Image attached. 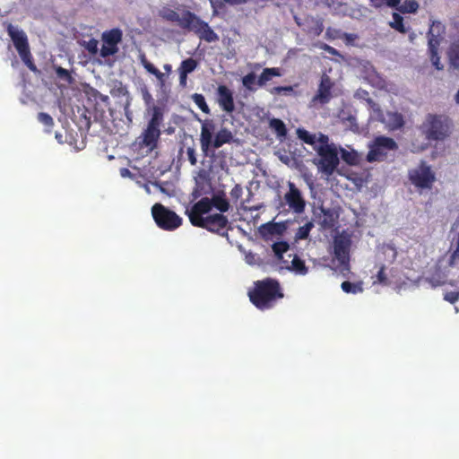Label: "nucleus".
<instances>
[{
  "instance_id": "28",
  "label": "nucleus",
  "mask_w": 459,
  "mask_h": 459,
  "mask_svg": "<svg viewBox=\"0 0 459 459\" xmlns=\"http://www.w3.org/2000/svg\"><path fill=\"white\" fill-rule=\"evenodd\" d=\"M289 271H293L297 274L305 275L307 273V267L302 259L295 255L291 261V265H289Z\"/></svg>"
},
{
  "instance_id": "16",
  "label": "nucleus",
  "mask_w": 459,
  "mask_h": 459,
  "mask_svg": "<svg viewBox=\"0 0 459 459\" xmlns=\"http://www.w3.org/2000/svg\"><path fill=\"white\" fill-rule=\"evenodd\" d=\"M306 207V201L300 191L291 182H289V209L296 213H301Z\"/></svg>"
},
{
  "instance_id": "26",
  "label": "nucleus",
  "mask_w": 459,
  "mask_h": 459,
  "mask_svg": "<svg viewBox=\"0 0 459 459\" xmlns=\"http://www.w3.org/2000/svg\"><path fill=\"white\" fill-rule=\"evenodd\" d=\"M375 143L385 152L387 153V151H394L397 149V143L393 138L385 137V136H379L377 137L375 140Z\"/></svg>"
},
{
  "instance_id": "29",
  "label": "nucleus",
  "mask_w": 459,
  "mask_h": 459,
  "mask_svg": "<svg viewBox=\"0 0 459 459\" xmlns=\"http://www.w3.org/2000/svg\"><path fill=\"white\" fill-rule=\"evenodd\" d=\"M448 56L451 65L455 69H459V40L452 44Z\"/></svg>"
},
{
  "instance_id": "22",
  "label": "nucleus",
  "mask_w": 459,
  "mask_h": 459,
  "mask_svg": "<svg viewBox=\"0 0 459 459\" xmlns=\"http://www.w3.org/2000/svg\"><path fill=\"white\" fill-rule=\"evenodd\" d=\"M211 207L216 208L222 214V212H226L230 209V203L225 197L224 194H217L214 195L210 199Z\"/></svg>"
},
{
  "instance_id": "32",
  "label": "nucleus",
  "mask_w": 459,
  "mask_h": 459,
  "mask_svg": "<svg viewBox=\"0 0 459 459\" xmlns=\"http://www.w3.org/2000/svg\"><path fill=\"white\" fill-rule=\"evenodd\" d=\"M341 157L343 161H345L348 165L353 166L359 163V156L355 151H347L345 149H341Z\"/></svg>"
},
{
  "instance_id": "14",
  "label": "nucleus",
  "mask_w": 459,
  "mask_h": 459,
  "mask_svg": "<svg viewBox=\"0 0 459 459\" xmlns=\"http://www.w3.org/2000/svg\"><path fill=\"white\" fill-rule=\"evenodd\" d=\"M445 32L446 27L441 22H432L428 31V48L431 49L434 54L436 49H438Z\"/></svg>"
},
{
  "instance_id": "46",
  "label": "nucleus",
  "mask_w": 459,
  "mask_h": 459,
  "mask_svg": "<svg viewBox=\"0 0 459 459\" xmlns=\"http://www.w3.org/2000/svg\"><path fill=\"white\" fill-rule=\"evenodd\" d=\"M456 262H459V234L456 240L455 249L452 252L449 257V264L453 265Z\"/></svg>"
},
{
  "instance_id": "38",
  "label": "nucleus",
  "mask_w": 459,
  "mask_h": 459,
  "mask_svg": "<svg viewBox=\"0 0 459 459\" xmlns=\"http://www.w3.org/2000/svg\"><path fill=\"white\" fill-rule=\"evenodd\" d=\"M38 120L48 128V132L54 126V120L50 115L45 112H39L38 114Z\"/></svg>"
},
{
  "instance_id": "8",
  "label": "nucleus",
  "mask_w": 459,
  "mask_h": 459,
  "mask_svg": "<svg viewBox=\"0 0 459 459\" xmlns=\"http://www.w3.org/2000/svg\"><path fill=\"white\" fill-rule=\"evenodd\" d=\"M197 227L218 234L221 237H227L229 230L231 229L228 218L221 213H214L205 216L204 221H200V224Z\"/></svg>"
},
{
  "instance_id": "5",
  "label": "nucleus",
  "mask_w": 459,
  "mask_h": 459,
  "mask_svg": "<svg viewBox=\"0 0 459 459\" xmlns=\"http://www.w3.org/2000/svg\"><path fill=\"white\" fill-rule=\"evenodd\" d=\"M152 214L157 226L164 230H175L182 225V219L161 204H155Z\"/></svg>"
},
{
  "instance_id": "59",
  "label": "nucleus",
  "mask_w": 459,
  "mask_h": 459,
  "mask_svg": "<svg viewBox=\"0 0 459 459\" xmlns=\"http://www.w3.org/2000/svg\"><path fill=\"white\" fill-rule=\"evenodd\" d=\"M328 140L327 136H325V135H322L321 136V141L324 142V143H326Z\"/></svg>"
},
{
  "instance_id": "23",
  "label": "nucleus",
  "mask_w": 459,
  "mask_h": 459,
  "mask_svg": "<svg viewBox=\"0 0 459 459\" xmlns=\"http://www.w3.org/2000/svg\"><path fill=\"white\" fill-rule=\"evenodd\" d=\"M392 8H395L401 13H415L419 9V4L416 0H404L403 4L400 2Z\"/></svg>"
},
{
  "instance_id": "50",
  "label": "nucleus",
  "mask_w": 459,
  "mask_h": 459,
  "mask_svg": "<svg viewBox=\"0 0 459 459\" xmlns=\"http://www.w3.org/2000/svg\"><path fill=\"white\" fill-rule=\"evenodd\" d=\"M56 73L57 76L61 79L69 80L71 78V75L68 72V70L59 66L56 69Z\"/></svg>"
},
{
  "instance_id": "24",
  "label": "nucleus",
  "mask_w": 459,
  "mask_h": 459,
  "mask_svg": "<svg viewBox=\"0 0 459 459\" xmlns=\"http://www.w3.org/2000/svg\"><path fill=\"white\" fill-rule=\"evenodd\" d=\"M389 26L402 34H405L409 31V28L403 23V16L398 13H393V21L389 22Z\"/></svg>"
},
{
  "instance_id": "62",
  "label": "nucleus",
  "mask_w": 459,
  "mask_h": 459,
  "mask_svg": "<svg viewBox=\"0 0 459 459\" xmlns=\"http://www.w3.org/2000/svg\"><path fill=\"white\" fill-rule=\"evenodd\" d=\"M288 91H289V92L291 91L292 88L290 86H289Z\"/></svg>"
},
{
  "instance_id": "7",
  "label": "nucleus",
  "mask_w": 459,
  "mask_h": 459,
  "mask_svg": "<svg viewBox=\"0 0 459 459\" xmlns=\"http://www.w3.org/2000/svg\"><path fill=\"white\" fill-rule=\"evenodd\" d=\"M317 153L320 157V169L326 175L331 176L339 165V157L337 148L333 144L321 145Z\"/></svg>"
},
{
  "instance_id": "10",
  "label": "nucleus",
  "mask_w": 459,
  "mask_h": 459,
  "mask_svg": "<svg viewBox=\"0 0 459 459\" xmlns=\"http://www.w3.org/2000/svg\"><path fill=\"white\" fill-rule=\"evenodd\" d=\"M351 239L348 235H338L333 238V255L341 265L348 266Z\"/></svg>"
},
{
  "instance_id": "47",
  "label": "nucleus",
  "mask_w": 459,
  "mask_h": 459,
  "mask_svg": "<svg viewBox=\"0 0 459 459\" xmlns=\"http://www.w3.org/2000/svg\"><path fill=\"white\" fill-rule=\"evenodd\" d=\"M187 159L192 166L197 164V158L195 149L194 147H187L186 149Z\"/></svg>"
},
{
  "instance_id": "21",
  "label": "nucleus",
  "mask_w": 459,
  "mask_h": 459,
  "mask_svg": "<svg viewBox=\"0 0 459 459\" xmlns=\"http://www.w3.org/2000/svg\"><path fill=\"white\" fill-rule=\"evenodd\" d=\"M163 118L164 111L162 108L159 106H153L152 108V117L151 119L148 121L147 126L154 129H160V126L163 123Z\"/></svg>"
},
{
  "instance_id": "57",
  "label": "nucleus",
  "mask_w": 459,
  "mask_h": 459,
  "mask_svg": "<svg viewBox=\"0 0 459 459\" xmlns=\"http://www.w3.org/2000/svg\"><path fill=\"white\" fill-rule=\"evenodd\" d=\"M193 195H194V197H195V198H197V197H199L200 193H199L197 190H195V191L193 192Z\"/></svg>"
},
{
  "instance_id": "52",
  "label": "nucleus",
  "mask_w": 459,
  "mask_h": 459,
  "mask_svg": "<svg viewBox=\"0 0 459 459\" xmlns=\"http://www.w3.org/2000/svg\"><path fill=\"white\" fill-rule=\"evenodd\" d=\"M178 73H179V83L181 86L185 87L186 85L188 74L182 73V72H178Z\"/></svg>"
},
{
  "instance_id": "12",
  "label": "nucleus",
  "mask_w": 459,
  "mask_h": 459,
  "mask_svg": "<svg viewBox=\"0 0 459 459\" xmlns=\"http://www.w3.org/2000/svg\"><path fill=\"white\" fill-rule=\"evenodd\" d=\"M201 123L200 144L201 150L205 156H208L211 151L212 140L216 130V125L212 119H199Z\"/></svg>"
},
{
  "instance_id": "55",
  "label": "nucleus",
  "mask_w": 459,
  "mask_h": 459,
  "mask_svg": "<svg viewBox=\"0 0 459 459\" xmlns=\"http://www.w3.org/2000/svg\"><path fill=\"white\" fill-rule=\"evenodd\" d=\"M246 208L250 211H257L259 209L258 206H247Z\"/></svg>"
},
{
  "instance_id": "41",
  "label": "nucleus",
  "mask_w": 459,
  "mask_h": 459,
  "mask_svg": "<svg viewBox=\"0 0 459 459\" xmlns=\"http://www.w3.org/2000/svg\"><path fill=\"white\" fill-rule=\"evenodd\" d=\"M369 1L375 7H380L382 5L393 7V6L397 5L400 3V0H369Z\"/></svg>"
},
{
  "instance_id": "53",
  "label": "nucleus",
  "mask_w": 459,
  "mask_h": 459,
  "mask_svg": "<svg viewBox=\"0 0 459 459\" xmlns=\"http://www.w3.org/2000/svg\"><path fill=\"white\" fill-rule=\"evenodd\" d=\"M120 174L122 177H126L131 174L130 170L128 169L123 168L120 170Z\"/></svg>"
},
{
  "instance_id": "15",
  "label": "nucleus",
  "mask_w": 459,
  "mask_h": 459,
  "mask_svg": "<svg viewBox=\"0 0 459 459\" xmlns=\"http://www.w3.org/2000/svg\"><path fill=\"white\" fill-rule=\"evenodd\" d=\"M217 95L220 108L226 113L231 114L235 110L232 91L226 85H219L217 88Z\"/></svg>"
},
{
  "instance_id": "40",
  "label": "nucleus",
  "mask_w": 459,
  "mask_h": 459,
  "mask_svg": "<svg viewBox=\"0 0 459 459\" xmlns=\"http://www.w3.org/2000/svg\"><path fill=\"white\" fill-rule=\"evenodd\" d=\"M255 81L256 76L254 73L247 74L242 79L243 85L249 90H253V85L255 83Z\"/></svg>"
},
{
  "instance_id": "11",
  "label": "nucleus",
  "mask_w": 459,
  "mask_h": 459,
  "mask_svg": "<svg viewBox=\"0 0 459 459\" xmlns=\"http://www.w3.org/2000/svg\"><path fill=\"white\" fill-rule=\"evenodd\" d=\"M210 198L204 197L195 203L190 210L186 211V214L188 216L191 224L197 227L200 221H204L205 214L209 213L212 210Z\"/></svg>"
},
{
  "instance_id": "19",
  "label": "nucleus",
  "mask_w": 459,
  "mask_h": 459,
  "mask_svg": "<svg viewBox=\"0 0 459 459\" xmlns=\"http://www.w3.org/2000/svg\"><path fill=\"white\" fill-rule=\"evenodd\" d=\"M234 141L232 132L227 127H221L212 140L211 151L221 148L222 145L231 143Z\"/></svg>"
},
{
  "instance_id": "37",
  "label": "nucleus",
  "mask_w": 459,
  "mask_h": 459,
  "mask_svg": "<svg viewBox=\"0 0 459 459\" xmlns=\"http://www.w3.org/2000/svg\"><path fill=\"white\" fill-rule=\"evenodd\" d=\"M297 134L299 138L307 144H314L316 142V135L305 129H298Z\"/></svg>"
},
{
  "instance_id": "30",
  "label": "nucleus",
  "mask_w": 459,
  "mask_h": 459,
  "mask_svg": "<svg viewBox=\"0 0 459 459\" xmlns=\"http://www.w3.org/2000/svg\"><path fill=\"white\" fill-rule=\"evenodd\" d=\"M270 128L274 131L278 136L287 135V128L285 124L278 118H273L269 122Z\"/></svg>"
},
{
  "instance_id": "61",
  "label": "nucleus",
  "mask_w": 459,
  "mask_h": 459,
  "mask_svg": "<svg viewBox=\"0 0 459 459\" xmlns=\"http://www.w3.org/2000/svg\"><path fill=\"white\" fill-rule=\"evenodd\" d=\"M280 91H287V86H282L280 88Z\"/></svg>"
},
{
  "instance_id": "49",
  "label": "nucleus",
  "mask_w": 459,
  "mask_h": 459,
  "mask_svg": "<svg viewBox=\"0 0 459 459\" xmlns=\"http://www.w3.org/2000/svg\"><path fill=\"white\" fill-rule=\"evenodd\" d=\"M393 123L395 128H401L404 125L403 117L399 113L393 114Z\"/></svg>"
},
{
  "instance_id": "3",
  "label": "nucleus",
  "mask_w": 459,
  "mask_h": 459,
  "mask_svg": "<svg viewBox=\"0 0 459 459\" xmlns=\"http://www.w3.org/2000/svg\"><path fill=\"white\" fill-rule=\"evenodd\" d=\"M453 129V120L445 114L429 113L420 126L422 135L429 142H444L450 137Z\"/></svg>"
},
{
  "instance_id": "39",
  "label": "nucleus",
  "mask_w": 459,
  "mask_h": 459,
  "mask_svg": "<svg viewBox=\"0 0 459 459\" xmlns=\"http://www.w3.org/2000/svg\"><path fill=\"white\" fill-rule=\"evenodd\" d=\"M376 280H374L373 283H379L382 285H387L389 283L388 278L385 273V266L381 265L379 271L377 272V274L376 276Z\"/></svg>"
},
{
  "instance_id": "60",
  "label": "nucleus",
  "mask_w": 459,
  "mask_h": 459,
  "mask_svg": "<svg viewBox=\"0 0 459 459\" xmlns=\"http://www.w3.org/2000/svg\"><path fill=\"white\" fill-rule=\"evenodd\" d=\"M455 100L457 103H459V91H457V93L455 95Z\"/></svg>"
},
{
  "instance_id": "54",
  "label": "nucleus",
  "mask_w": 459,
  "mask_h": 459,
  "mask_svg": "<svg viewBox=\"0 0 459 459\" xmlns=\"http://www.w3.org/2000/svg\"><path fill=\"white\" fill-rule=\"evenodd\" d=\"M140 59H141V63H142V65H143V67L145 66L146 62H149V61L147 60V58H146V56H145V55H144V54H142V55L140 56Z\"/></svg>"
},
{
  "instance_id": "2",
  "label": "nucleus",
  "mask_w": 459,
  "mask_h": 459,
  "mask_svg": "<svg viewBox=\"0 0 459 459\" xmlns=\"http://www.w3.org/2000/svg\"><path fill=\"white\" fill-rule=\"evenodd\" d=\"M247 295L250 302L260 310L272 308L284 297L280 282L270 277L254 281Z\"/></svg>"
},
{
  "instance_id": "31",
  "label": "nucleus",
  "mask_w": 459,
  "mask_h": 459,
  "mask_svg": "<svg viewBox=\"0 0 459 459\" xmlns=\"http://www.w3.org/2000/svg\"><path fill=\"white\" fill-rule=\"evenodd\" d=\"M22 62L27 65V67L32 71V72H36L37 71V67L33 62V58H32V56L30 54V48H25L23 50H21V51H18Z\"/></svg>"
},
{
  "instance_id": "20",
  "label": "nucleus",
  "mask_w": 459,
  "mask_h": 459,
  "mask_svg": "<svg viewBox=\"0 0 459 459\" xmlns=\"http://www.w3.org/2000/svg\"><path fill=\"white\" fill-rule=\"evenodd\" d=\"M322 216H320L318 223L325 230H332L338 220V214L332 209L321 208Z\"/></svg>"
},
{
  "instance_id": "4",
  "label": "nucleus",
  "mask_w": 459,
  "mask_h": 459,
  "mask_svg": "<svg viewBox=\"0 0 459 459\" xmlns=\"http://www.w3.org/2000/svg\"><path fill=\"white\" fill-rule=\"evenodd\" d=\"M287 230V221H269L262 224L258 228L261 238L266 241L273 242L272 245L273 252L277 260L283 258V254L287 252V241H278Z\"/></svg>"
},
{
  "instance_id": "13",
  "label": "nucleus",
  "mask_w": 459,
  "mask_h": 459,
  "mask_svg": "<svg viewBox=\"0 0 459 459\" xmlns=\"http://www.w3.org/2000/svg\"><path fill=\"white\" fill-rule=\"evenodd\" d=\"M334 86V82L330 76L324 73L321 75L320 82L316 95L313 98V101L319 102L321 104H326L332 98V90Z\"/></svg>"
},
{
  "instance_id": "56",
  "label": "nucleus",
  "mask_w": 459,
  "mask_h": 459,
  "mask_svg": "<svg viewBox=\"0 0 459 459\" xmlns=\"http://www.w3.org/2000/svg\"><path fill=\"white\" fill-rule=\"evenodd\" d=\"M225 2L227 3H230V4H237V3H239V0H224Z\"/></svg>"
},
{
  "instance_id": "33",
  "label": "nucleus",
  "mask_w": 459,
  "mask_h": 459,
  "mask_svg": "<svg viewBox=\"0 0 459 459\" xmlns=\"http://www.w3.org/2000/svg\"><path fill=\"white\" fill-rule=\"evenodd\" d=\"M197 65V61L192 57H189L181 62L180 66L178 68V72H182L188 74L194 72L196 69Z\"/></svg>"
},
{
  "instance_id": "1",
  "label": "nucleus",
  "mask_w": 459,
  "mask_h": 459,
  "mask_svg": "<svg viewBox=\"0 0 459 459\" xmlns=\"http://www.w3.org/2000/svg\"><path fill=\"white\" fill-rule=\"evenodd\" d=\"M159 16L169 22H176L181 29L195 33L201 40L208 43L219 40L217 33L208 22L202 20L190 10H183L181 15L169 6H163L159 11Z\"/></svg>"
},
{
  "instance_id": "42",
  "label": "nucleus",
  "mask_w": 459,
  "mask_h": 459,
  "mask_svg": "<svg viewBox=\"0 0 459 459\" xmlns=\"http://www.w3.org/2000/svg\"><path fill=\"white\" fill-rule=\"evenodd\" d=\"M98 45V40L95 39H91L86 43L85 48L89 53L95 55L99 50Z\"/></svg>"
},
{
  "instance_id": "63",
  "label": "nucleus",
  "mask_w": 459,
  "mask_h": 459,
  "mask_svg": "<svg viewBox=\"0 0 459 459\" xmlns=\"http://www.w3.org/2000/svg\"><path fill=\"white\" fill-rule=\"evenodd\" d=\"M351 34H346V38H351Z\"/></svg>"
},
{
  "instance_id": "35",
  "label": "nucleus",
  "mask_w": 459,
  "mask_h": 459,
  "mask_svg": "<svg viewBox=\"0 0 459 459\" xmlns=\"http://www.w3.org/2000/svg\"><path fill=\"white\" fill-rule=\"evenodd\" d=\"M342 290L346 293H359L363 290L361 283H352L351 281H345L341 285Z\"/></svg>"
},
{
  "instance_id": "45",
  "label": "nucleus",
  "mask_w": 459,
  "mask_h": 459,
  "mask_svg": "<svg viewBox=\"0 0 459 459\" xmlns=\"http://www.w3.org/2000/svg\"><path fill=\"white\" fill-rule=\"evenodd\" d=\"M230 194V197L234 201H238L242 196L243 188L240 185L237 184L233 186V188L231 189Z\"/></svg>"
},
{
  "instance_id": "6",
  "label": "nucleus",
  "mask_w": 459,
  "mask_h": 459,
  "mask_svg": "<svg viewBox=\"0 0 459 459\" xmlns=\"http://www.w3.org/2000/svg\"><path fill=\"white\" fill-rule=\"evenodd\" d=\"M408 176L411 184L421 189H430L436 181L431 167L423 160L417 168L409 170Z\"/></svg>"
},
{
  "instance_id": "43",
  "label": "nucleus",
  "mask_w": 459,
  "mask_h": 459,
  "mask_svg": "<svg viewBox=\"0 0 459 459\" xmlns=\"http://www.w3.org/2000/svg\"><path fill=\"white\" fill-rule=\"evenodd\" d=\"M144 68L148 73L155 75L158 79H161L163 76V74L158 68H156L151 62H146Z\"/></svg>"
},
{
  "instance_id": "44",
  "label": "nucleus",
  "mask_w": 459,
  "mask_h": 459,
  "mask_svg": "<svg viewBox=\"0 0 459 459\" xmlns=\"http://www.w3.org/2000/svg\"><path fill=\"white\" fill-rule=\"evenodd\" d=\"M429 55H430V59H431L434 66L437 70H441L443 68V66L440 64V57L438 56V49H436L435 54L433 53V51L431 49H429Z\"/></svg>"
},
{
  "instance_id": "27",
  "label": "nucleus",
  "mask_w": 459,
  "mask_h": 459,
  "mask_svg": "<svg viewBox=\"0 0 459 459\" xmlns=\"http://www.w3.org/2000/svg\"><path fill=\"white\" fill-rule=\"evenodd\" d=\"M279 69L278 68H265L260 74L257 80V84L259 86L264 85L267 82L271 81L273 77L279 76Z\"/></svg>"
},
{
  "instance_id": "34",
  "label": "nucleus",
  "mask_w": 459,
  "mask_h": 459,
  "mask_svg": "<svg viewBox=\"0 0 459 459\" xmlns=\"http://www.w3.org/2000/svg\"><path fill=\"white\" fill-rule=\"evenodd\" d=\"M193 101L195 104L205 114H210L211 110L209 106L207 105L205 101V98L203 94L200 93H194L191 96Z\"/></svg>"
},
{
  "instance_id": "51",
  "label": "nucleus",
  "mask_w": 459,
  "mask_h": 459,
  "mask_svg": "<svg viewBox=\"0 0 459 459\" xmlns=\"http://www.w3.org/2000/svg\"><path fill=\"white\" fill-rule=\"evenodd\" d=\"M321 48L324 49L325 52H327L330 55L340 56V53L337 49H335L334 48H333L327 44H323Z\"/></svg>"
},
{
  "instance_id": "9",
  "label": "nucleus",
  "mask_w": 459,
  "mask_h": 459,
  "mask_svg": "<svg viewBox=\"0 0 459 459\" xmlns=\"http://www.w3.org/2000/svg\"><path fill=\"white\" fill-rule=\"evenodd\" d=\"M123 32L118 28L105 30L101 35L102 47L100 56L106 58L118 52V44L122 41Z\"/></svg>"
},
{
  "instance_id": "18",
  "label": "nucleus",
  "mask_w": 459,
  "mask_h": 459,
  "mask_svg": "<svg viewBox=\"0 0 459 459\" xmlns=\"http://www.w3.org/2000/svg\"><path fill=\"white\" fill-rule=\"evenodd\" d=\"M7 32L17 51L30 48L28 38L24 31L15 29L12 24H8Z\"/></svg>"
},
{
  "instance_id": "58",
  "label": "nucleus",
  "mask_w": 459,
  "mask_h": 459,
  "mask_svg": "<svg viewBox=\"0 0 459 459\" xmlns=\"http://www.w3.org/2000/svg\"><path fill=\"white\" fill-rule=\"evenodd\" d=\"M280 159L283 163L287 164V156H281Z\"/></svg>"
},
{
  "instance_id": "48",
  "label": "nucleus",
  "mask_w": 459,
  "mask_h": 459,
  "mask_svg": "<svg viewBox=\"0 0 459 459\" xmlns=\"http://www.w3.org/2000/svg\"><path fill=\"white\" fill-rule=\"evenodd\" d=\"M444 299L451 304H455L459 299V291H449L444 296Z\"/></svg>"
},
{
  "instance_id": "36",
  "label": "nucleus",
  "mask_w": 459,
  "mask_h": 459,
  "mask_svg": "<svg viewBox=\"0 0 459 459\" xmlns=\"http://www.w3.org/2000/svg\"><path fill=\"white\" fill-rule=\"evenodd\" d=\"M313 227L312 221H307L305 225L299 227L295 235L296 240L306 239Z\"/></svg>"
},
{
  "instance_id": "17",
  "label": "nucleus",
  "mask_w": 459,
  "mask_h": 459,
  "mask_svg": "<svg viewBox=\"0 0 459 459\" xmlns=\"http://www.w3.org/2000/svg\"><path fill=\"white\" fill-rule=\"evenodd\" d=\"M160 134V129H154L146 126L139 137V139H141L139 142L140 146L148 148L150 151H153L158 145Z\"/></svg>"
},
{
  "instance_id": "25",
  "label": "nucleus",
  "mask_w": 459,
  "mask_h": 459,
  "mask_svg": "<svg viewBox=\"0 0 459 459\" xmlns=\"http://www.w3.org/2000/svg\"><path fill=\"white\" fill-rule=\"evenodd\" d=\"M386 156L385 151L381 149L375 142L368 153L367 160L369 162L383 160Z\"/></svg>"
}]
</instances>
